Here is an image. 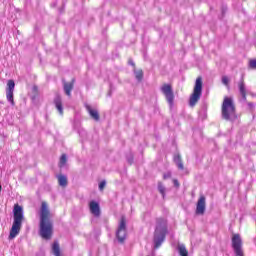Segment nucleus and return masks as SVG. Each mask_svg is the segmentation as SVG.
Wrapping results in <instances>:
<instances>
[{
  "instance_id": "1",
  "label": "nucleus",
  "mask_w": 256,
  "mask_h": 256,
  "mask_svg": "<svg viewBox=\"0 0 256 256\" xmlns=\"http://www.w3.org/2000/svg\"><path fill=\"white\" fill-rule=\"evenodd\" d=\"M40 236L42 239L49 240L53 235V222H51V210L45 201L41 203L40 210Z\"/></svg>"
},
{
  "instance_id": "20",
  "label": "nucleus",
  "mask_w": 256,
  "mask_h": 256,
  "mask_svg": "<svg viewBox=\"0 0 256 256\" xmlns=\"http://www.w3.org/2000/svg\"><path fill=\"white\" fill-rule=\"evenodd\" d=\"M174 161L178 167V169H180L181 171H183L184 166H183V162L181 161V156L180 155H176L174 157Z\"/></svg>"
},
{
  "instance_id": "13",
  "label": "nucleus",
  "mask_w": 256,
  "mask_h": 256,
  "mask_svg": "<svg viewBox=\"0 0 256 256\" xmlns=\"http://www.w3.org/2000/svg\"><path fill=\"white\" fill-rule=\"evenodd\" d=\"M86 109H87L91 119H93L94 121H99V119H100L99 111L93 109L91 106H86Z\"/></svg>"
},
{
  "instance_id": "25",
  "label": "nucleus",
  "mask_w": 256,
  "mask_h": 256,
  "mask_svg": "<svg viewBox=\"0 0 256 256\" xmlns=\"http://www.w3.org/2000/svg\"><path fill=\"white\" fill-rule=\"evenodd\" d=\"M105 185H107V183L105 181L100 182V184H99L100 191H103V189H105Z\"/></svg>"
},
{
  "instance_id": "18",
  "label": "nucleus",
  "mask_w": 256,
  "mask_h": 256,
  "mask_svg": "<svg viewBox=\"0 0 256 256\" xmlns=\"http://www.w3.org/2000/svg\"><path fill=\"white\" fill-rule=\"evenodd\" d=\"M58 183L60 187H67V176L65 175H58Z\"/></svg>"
},
{
  "instance_id": "21",
  "label": "nucleus",
  "mask_w": 256,
  "mask_h": 256,
  "mask_svg": "<svg viewBox=\"0 0 256 256\" xmlns=\"http://www.w3.org/2000/svg\"><path fill=\"white\" fill-rule=\"evenodd\" d=\"M135 73V78L137 81H142L143 80V70H136L134 71Z\"/></svg>"
},
{
  "instance_id": "9",
  "label": "nucleus",
  "mask_w": 256,
  "mask_h": 256,
  "mask_svg": "<svg viewBox=\"0 0 256 256\" xmlns=\"http://www.w3.org/2000/svg\"><path fill=\"white\" fill-rule=\"evenodd\" d=\"M15 92V81L8 80L7 87H6V98L7 101L14 107L15 100L13 98V93Z\"/></svg>"
},
{
  "instance_id": "17",
  "label": "nucleus",
  "mask_w": 256,
  "mask_h": 256,
  "mask_svg": "<svg viewBox=\"0 0 256 256\" xmlns=\"http://www.w3.org/2000/svg\"><path fill=\"white\" fill-rule=\"evenodd\" d=\"M177 249L180 256H189V252L187 251L185 245L179 244Z\"/></svg>"
},
{
  "instance_id": "26",
  "label": "nucleus",
  "mask_w": 256,
  "mask_h": 256,
  "mask_svg": "<svg viewBox=\"0 0 256 256\" xmlns=\"http://www.w3.org/2000/svg\"><path fill=\"white\" fill-rule=\"evenodd\" d=\"M163 179H171V172H166L163 174Z\"/></svg>"
},
{
  "instance_id": "28",
  "label": "nucleus",
  "mask_w": 256,
  "mask_h": 256,
  "mask_svg": "<svg viewBox=\"0 0 256 256\" xmlns=\"http://www.w3.org/2000/svg\"><path fill=\"white\" fill-rule=\"evenodd\" d=\"M128 163H130V165H131L133 163V158H129Z\"/></svg>"
},
{
  "instance_id": "7",
  "label": "nucleus",
  "mask_w": 256,
  "mask_h": 256,
  "mask_svg": "<svg viewBox=\"0 0 256 256\" xmlns=\"http://www.w3.org/2000/svg\"><path fill=\"white\" fill-rule=\"evenodd\" d=\"M232 247L236 256H245V254L243 253V240L241 239V235H233Z\"/></svg>"
},
{
  "instance_id": "22",
  "label": "nucleus",
  "mask_w": 256,
  "mask_h": 256,
  "mask_svg": "<svg viewBox=\"0 0 256 256\" xmlns=\"http://www.w3.org/2000/svg\"><path fill=\"white\" fill-rule=\"evenodd\" d=\"M66 163H67V155L62 154V156L60 157L59 167H65Z\"/></svg>"
},
{
  "instance_id": "27",
  "label": "nucleus",
  "mask_w": 256,
  "mask_h": 256,
  "mask_svg": "<svg viewBox=\"0 0 256 256\" xmlns=\"http://www.w3.org/2000/svg\"><path fill=\"white\" fill-rule=\"evenodd\" d=\"M173 184L175 187H179V181L177 179L173 180Z\"/></svg>"
},
{
  "instance_id": "4",
  "label": "nucleus",
  "mask_w": 256,
  "mask_h": 256,
  "mask_svg": "<svg viewBox=\"0 0 256 256\" xmlns=\"http://www.w3.org/2000/svg\"><path fill=\"white\" fill-rule=\"evenodd\" d=\"M222 117L226 121H231V119H235V103L233 102V98H224L222 103Z\"/></svg>"
},
{
  "instance_id": "24",
  "label": "nucleus",
  "mask_w": 256,
  "mask_h": 256,
  "mask_svg": "<svg viewBox=\"0 0 256 256\" xmlns=\"http://www.w3.org/2000/svg\"><path fill=\"white\" fill-rule=\"evenodd\" d=\"M222 83L223 85H229V78L227 76H223L222 77Z\"/></svg>"
},
{
  "instance_id": "10",
  "label": "nucleus",
  "mask_w": 256,
  "mask_h": 256,
  "mask_svg": "<svg viewBox=\"0 0 256 256\" xmlns=\"http://www.w3.org/2000/svg\"><path fill=\"white\" fill-rule=\"evenodd\" d=\"M206 201L205 196H200L196 205V215H203L205 213Z\"/></svg>"
},
{
  "instance_id": "31",
  "label": "nucleus",
  "mask_w": 256,
  "mask_h": 256,
  "mask_svg": "<svg viewBox=\"0 0 256 256\" xmlns=\"http://www.w3.org/2000/svg\"><path fill=\"white\" fill-rule=\"evenodd\" d=\"M108 95H109V97H111V93H109Z\"/></svg>"
},
{
  "instance_id": "15",
  "label": "nucleus",
  "mask_w": 256,
  "mask_h": 256,
  "mask_svg": "<svg viewBox=\"0 0 256 256\" xmlns=\"http://www.w3.org/2000/svg\"><path fill=\"white\" fill-rule=\"evenodd\" d=\"M54 105L57 109V111L63 115V103L61 102V97L57 96L55 99H54Z\"/></svg>"
},
{
  "instance_id": "6",
  "label": "nucleus",
  "mask_w": 256,
  "mask_h": 256,
  "mask_svg": "<svg viewBox=\"0 0 256 256\" xmlns=\"http://www.w3.org/2000/svg\"><path fill=\"white\" fill-rule=\"evenodd\" d=\"M116 239L120 243H125V240L127 239V222L125 220V216L121 217L118 229L116 231Z\"/></svg>"
},
{
  "instance_id": "11",
  "label": "nucleus",
  "mask_w": 256,
  "mask_h": 256,
  "mask_svg": "<svg viewBox=\"0 0 256 256\" xmlns=\"http://www.w3.org/2000/svg\"><path fill=\"white\" fill-rule=\"evenodd\" d=\"M90 212L94 217H99L101 215V208L99 207V203L96 201H91L89 203Z\"/></svg>"
},
{
  "instance_id": "3",
  "label": "nucleus",
  "mask_w": 256,
  "mask_h": 256,
  "mask_svg": "<svg viewBox=\"0 0 256 256\" xmlns=\"http://www.w3.org/2000/svg\"><path fill=\"white\" fill-rule=\"evenodd\" d=\"M165 235H167V220L158 218L154 232V249H159V247L163 245V241H165Z\"/></svg>"
},
{
  "instance_id": "30",
  "label": "nucleus",
  "mask_w": 256,
  "mask_h": 256,
  "mask_svg": "<svg viewBox=\"0 0 256 256\" xmlns=\"http://www.w3.org/2000/svg\"><path fill=\"white\" fill-rule=\"evenodd\" d=\"M130 65H133V66H134V65H135V63H133V62H131V61H130Z\"/></svg>"
},
{
  "instance_id": "14",
  "label": "nucleus",
  "mask_w": 256,
  "mask_h": 256,
  "mask_svg": "<svg viewBox=\"0 0 256 256\" xmlns=\"http://www.w3.org/2000/svg\"><path fill=\"white\" fill-rule=\"evenodd\" d=\"M74 83L75 80H72V82H64V92L68 97H71V91H73Z\"/></svg>"
},
{
  "instance_id": "5",
  "label": "nucleus",
  "mask_w": 256,
  "mask_h": 256,
  "mask_svg": "<svg viewBox=\"0 0 256 256\" xmlns=\"http://www.w3.org/2000/svg\"><path fill=\"white\" fill-rule=\"evenodd\" d=\"M203 93V80L201 77H198L195 82L194 90L192 95L190 96L189 105L190 107H195L201 99V95Z\"/></svg>"
},
{
  "instance_id": "19",
  "label": "nucleus",
  "mask_w": 256,
  "mask_h": 256,
  "mask_svg": "<svg viewBox=\"0 0 256 256\" xmlns=\"http://www.w3.org/2000/svg\"><path fill=\"white\" fill-rule=\"evenodd\" d=\"M158 191L162 195V198L165 199L167 188L163 185V182H158Z\"/></svg>"
},
{
  "instance_id": "8",
  "label": "nucleus",
  "mask_w": 256,
  "mask_h": 256,
  "mask_svg": "<svg viewBox=\"0 0 256 256\" xmlns=\"http://www.w3.org/2000/svg\"><path fill=\"white\" fill-rule=\"evenodd\" d=\"M161 92L165 96L169 106L173 107V103L175 101V94H173V88L171 87V84H164L161 87Z\"/></svg>"
},
{
  "instance_id": "16",
  "label": "nucleus",
  "mask_w": 256,
  "mask_h": 256,
  "mask_svg": "<svg viewBox=\"0 0 256 256\" xmlns=\"http://www.w3.org/2000/svg\"><path fill=\"white\" fill-rule=\"evenodd\" d=\"M52 253L55 256H61V248L59 247L58 242H54L52 245Z\"/></svg>"
},
{
  "instance_id": "12",
  "label": "nucleus",
  "mask_w": 256,
  "mask_h": 256,
  "mask_svg": "<svg viewBox=\"0 0 256 256\" xmlns=\"http://www.w3.org/2000/svg\"><path fill=\"white\" fill-rule=\"evenodd\" d=\"M239 93L242 97V101H247V88L245 87V81L243 78L238 83Z\"/></svg>"
},
{
  "instance_id": "2",
  "label": "nucleus",
  "mask_w": 256,
  "mask_h": 256,
  "mask_svg": "<svg viewBox=\"0 0 256 256\" xmlns=\"http://www.w3.org/2000/svg\"><path fill=\"white\" fill-rule=\"evenodd\" d=\"M23 219L25 216L23 215V207L19 205L14 206V221L12 224V228L10 230L9 239H15L21 231V225H23Z\"/></svg>"
},
{
  "instance_id": "23",
  "label": "nucleus",
  "mask_w": 256,
  "mask_h": 256,
  "mask_svg": "<svg viewBox=\"0 0 256 256\" xmlns=\"http://www.w3.org/2000/svg\"><path fill=\"white\" fill-rule=\"evenodd\" d=\"M249 67H250V69H256V60L255 59L249 61Z\"/></svg>"
},
{
  "instance_id": "29",
  "label": "nucleus",
  "mask_w": 256,
  "mask_h": 256,
  "mask_svg": "<svg viewBox=\"0 0 256 256\" xmlns=\"http://www.w3.org/2000/svg\"><path fill=\"white\" fill-rule=\"evenodd\" d=\"M248 105H249L250 107H253V103H251V102H249Z\"/></svg>"
}]
</instances>
